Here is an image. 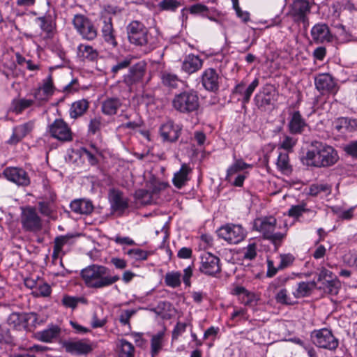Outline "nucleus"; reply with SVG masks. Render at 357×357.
Wrapping results in <instances>:
<instances>
[{
    "label": "nucleus",
    "mask_w": 357,
    "mask_h": 357,
    "mask_svg": "<svg viewBox=\"0 0 357 357\" xmlns=\"http://www.w3.org/2000/svg\"><path fill=\"white\" fill-rule=\"evenodd\" d=\"M310 12L309 2L305 0H295L291 6L289 14L294 21L298 24H303L305 29L309 26V20L307 14Z\"/></svg>",
    "instance_id": "nucleus-14"
},
{
    "label": "nucleus",
    "mask_w": 357,
    "mask_h": 357,
    "mask_svg": "<svg viewBox=\"0 0 357 357\" xmlns=\"http://www.w3.org/2000/svg\"><path fill=\"white\" fill-rule=\"evenodd\" d=\"M181 128L169 121L162 124L160 128V135L165 141L175 142L180 135Z\"/></svg>",
    "instance_id": "nucleus-22"
},
{
    "label": "nucleus",
    "mask_w": 357,
    "mask_h": 357,
    "mask_svg": "<svg viewBox=\"0 0 357 357\" xmlns=\"http://www.w3.org/2000/svg\"><path fill=\"white\" fill-rule=\"evenodd\" d=\"M21 223L22 228L27 231L38 232L43 228L41 218L37 213L36 208L31 206L22 209Z\"/></svg>",
    "instance_id": "nucleus-11"
},
{
    "label": "nucleus",
    "mask_w": 357,
    "mask_h": 357,
    "mask_svg": "<svg viewBox=\"0 0 357 357\" xmlns=\"http://www.w3.org/2000/svg\"><path fill=\"white\" fill-rule=\"evenodd\" d=\"M318 347L333 351L339 345V340L326 328L319 330L316 334V342Z\"/></svg>",
    "instance_id": "nucleus-18"
},
{
    "label": "nucleus",
    "mask_w": 357,
    "mask_h": 357,
    "mask_svg": "<svg viewBox=\"0 0 357 357\" xmlns=\"http://www.w3.org/2000/svg\"><path fill=\"white\" fill-rule=\"evenodd\" d=\"M331 185L326 183L314 185V196L319 195L321 197H326L331 193Z\"/></svg>",
    "instance_id": "nucleus-54"
},
{
    "label": "nucleus",
    "mask_w": 357,
    "mask_h": 357,
    "mask_svg": "<svg viewBox=\"0 0 357 357\" xmlns=\"http://www.w3.org/2000/svg\"><path fill=\"white\" fill-rule=\"evenodd\" d=\"M160 79L162 84L169 88H177L179 84H184L183 82L176 74L167 71L161 72Z\"/></svg>",
    "instance_id": "nucleus-34"
},
{
    "label": "nucleus",
    "mask_w": 357,
    "mask_h": 357,
    "mask_svg": "<svg viewBox=\"0 0 357 357\" xmlns=\"http://www.w3.org/2000/svg\"><path fill=\"white\" fill-rule=\"evenodd\" d=\"M173 107L178 112L188 114L198 109L199 98L193 91H183L175 96L172 100Z\"/></svg>",
    "instance_id": "nucleus-6"
},
{
    "label": "nucleus",
    "mask_w": 357,
    "mask_h": 357,
    "mask_svg": "<svg viewBox=\"0 0 357 357\" xmlns=\"http://www.w3.org/2000/svg\"><path fill=\"white\" fill-rule=\"evenodd\" d=\"M67 353L75 356H86L94 349L93 343L89 339H69L62 344Z\"/></svg>",
    "instance_id": "nucleus-10"
},
{
    "label": "nucleus",
    "mask_w": 357,
    "mask_h": 357,
    "mask_svg": "<svg viewBox=\"0 0 357 357\" xmlns=\"http://www.w3.org/2000/svg\"><path fill=\"white\" fill-rule=\"evenodd\" d=\"M146 71V63L144 61H140L132 66L128 73L123 75V82L130 88L138 84H142Z\"/></svg>",
    "instance_id": "nucleus-16"
},
{
    "label": "nucleus",
    "mask_w": 357,
    "mask_h": 357,
    "mask_svg": "<svg viewBox=\"0 0 357 357\" xmlns=\"http://www.w3.org/2000/svg\"><path fill=\"white\" fill-rule=\"evenodd\" d=\"M331 35L328 26L325 24L314 26V42L323 43L331 40Z\"/></svg>",
    "instance_id": "nucleus-32"
},
{
    "label": "nucleus",
    "mask_w": 357,
    "mask_h": 357,
    "mask_svg": "<svg viewBox=\"0 0 357 357\" xmlns=\"http://www.w3.org/2000/svg\"><path fill=\"white\" fill-rule=\"evenodd\" d=\"M243 258L248 260H252L257 256V245L255 243H250L243 250Z\"/></svg>",
    "instance_id": "nucleus-62"
},
{
    "label": "nucleus",
    "mask_w": 357,
    "mask_h": 357,
    "mask_svg": "<svg viewBox=\"0 0 357 357\" xmlns=\"http://www.w3.org/2000/svg\"><path fill=\"white\" fill-rule=\"evenodd\" d=\"M312 289V282H301L298 284V287L293 294L296 298H302L309 296L311 294Z\"/></svg>",
    "instance_id": "nucleus-47"
},
{
    "label": "nucleus",
    "mask_w": 357,
    "mask_h": 357,
    "mask_svg": "<svg viewBox=\"0 0 357 357\" xmlns=\"http://www.w3.org/2000/svg\"><path fill=\"white\" fill-rule=\"evenodd\" d=\"M102 123L100 117H94L89 121L88 126V133L89 135H94L100 132Z\"/></svg>",
    "instance_id": "nucleus-53"
},
{
    "label": "nucleus",
    "mask_w": 357,
    "mask_h": 357,
    "mask_svg": "<svg viewBox=\"0 0 357 357\" xmlns=\"http://www.w3.org/2000/svg\"><path fill=\"white\" fill-rule=\"evenodd\" d=\"M61 303L66 307L75 309L79 303L84 305L88 304V300L84 296H72L65 295L61 300Z\"/></svg>",
    "instance_id": "nucleus-44"
},
{
    "label": "nucleus",
    "mask_w": 357,
    "mask_h": 357,
    "mask_svg": "<svg viewBox=\"0 0 357 357\" xmlns=\"http://www.w3.org/2000/svg\"><path fill=\"white\" fill-rule=\"evenodd\" d=\"M77 56L84 61L95 62L98 61L99 53L90 45L79 44L77 47Z\"/></svg>",
    "instance_id": "nucleus-26"
},
{
    "label": "nucleus",
    "mask_w": 357,
    "mask_h": 357,
    "mask_svg": "<svg viewBox=\"0 0 357 357\" xmlns=\"http://www.w3.org/2000/svg\"><path fill=\"white\" fill-rule=\"evenodd\" d=\"M218 236L229 244H238L247 235L246 229L239 224L227 223L221 226L217 231Z\"/></svg>",
    "instance_id": "nucleus-8"
},
{
    "label": "nucleus",
    "mask_w": 357,
    "mask_h": 357,
    "mask_svg": "<svg viewBox=\"0 0 357 357\" xmlns=\"http://www.w3.org/2000/svg\"><path fill=\"white\" fill-rule=\"evenodd\" d=\"M297 139L293 137L284 135L282 141L280 144V148L287 151H291L293 147L296 145Z\"/></svg>",
    "instance_id": "nucleus-60"
},
{
    "label": "nucleus",
    "mask_w": 357,
    "mask_h": 357,
    "mask_svg": "<svg viewBox=\"0 0 357 357\" xmlns=\"http://www.w3.org/2000/svg\"><path fill=\"white\" fill-rule=\"evenodd\" d=\"M70 209L77 214H90L93 211V205L90 200L75 199L70 204Z\"/></svg>",
    "instance_id": "nucleus-28"
},
{
    "label": "nucleus",
    "mask_w": 357,
    "mask_h": 357,
    "mask_svg": "<svg viewBox=\"0 0 357 357\" xmlns=\"http://www.w3.org/2000/svg\"><path fill=\"white\" fill-rule=\"evenodd\" d=\"M252 167V165L245 162L241 158H237L234 154L233 162L227 169L226 180L229 181L234 174Z\"/></svg>",
    "instance_id": "nucleus-30"
},
{
    "label": "nucleus",
    "mask_w": 357,
    "mask_h": 357,
    "mask_svg": "<svg viewBox=\"0 0 357 357\" xmlns=\"http://www.w3.org/2000/svg\"><path fill=\"white\" fill-rule=\"evenodd\" d=\"M33 128L34 122L33 121H29L14 127L13 129V134L8 142L11 144L18 143L28 134H29L33 130Z\"/></svg>",
    "instance_id": "nucleus-20"
},
{
    "label": "nucleus",
    "mask_w": 357,
    "mask_h": 357,
    "mask_svg": "<svg viewBox=\"0 0 357 357\" xmlns=\"http://www.w3.org/2000/svg\"><path fill=\"white\" fill-rule=\"evenodd\" d=\"M181 5V2L178 0H162L158 6L161 10L174 12Z\"/></svg>",
    "instance_id": "nucleus-52"
},
{
    "label": "nucleus",
    "mask_w": 357,
    "mask_h": 357,
    "mask_svg": "<svg viewBox=\"0 0 357 357\" xmlns=\"http://www.w3.org/2000/svg\"><path fill=\"white\" fill-rule=\"evenodd\" d=\"M100 21L101 22L100 32L103 40L112 48H116L119 43L116 40L112 17L109 15L101 14Z\"/></svg>",
    "instance_id": "nucleus-13"
},
{
    "label": "nucleus",
    "mask_w": 357,
    "mask_h": 357,
    "mask_svg": "<svg viewBox=\"0 0 357 357\" xmlns=\"http://www.w3.org/2000/svg\"><path fill=\"white\" fill-rule=\"evenodd\" d=\"M119 357H134L135 347L132 343L121 339L117 345Z\"/></svg>",
    "instance_id": "nucleus-40"
},
{
    "label": "nucleus",
    "mask_w": 357,
    "mask_h": 357,
    "mask_svg": "<svg viewBox=\"0 0 357 357\" xmlns=\"http://www.w3.org/2000/svg\"><path fill=\"white\" fill-rule=\"evenodd\" d=\"M137 312L136 310L129 309L123 310L121 312L119 320L122 325H128L130 328V319Z\"/></svg>",
    "instance_id": "nucleus-56"
},
{
    "label": "nucleus",
    "mask_w": 357,
    "mask_h": 357,
    "mask_svg": "<svg viewBox=\"0 0 357 357\" xmlns=\"http://www.w3.org/2000/svg\"><path fill=\"white\" fill-rule=\"evenodd\" d=\"M3 174L7 180L19 186H27L30 184V178L28 174L22 168L6 167L3 170Z\"/></svg>",
    "instance_id": "nucleus-19"
},
{
    "label": "nucleus",
    "mask_w": 357,
    "mask_h": 357,
    "mask_svg": "<svg viewBox=\"0 0 357 357\" xmlns=\"http://www.w3.org/2000/svg\"><path fill=\"white\" fill-rule=\"evenodd\" d=\"M132 59L133 56L131 55H127L122 59H118L116 63L113 65L110 69L112 77H115L120 71L128 68L132 63Z\"/></svg>",
    "instance_id": "nucleus-41"
},
{
    "label": "nucleus",
    "mask_w": 357,
    "mask_h": 357,
    "mask_svg": "<svg viewBox=\"0 0 357 357\" xmlns=\"http://www.w3.org/2000/svg\"><path fill=\"white\" fill-rule=\"evenodd\" d=\"M194 263L183 269V275L180 271H173L167 272L164 278L165 284L170 288H178L183 281L185 287H190L191 278L193 275Z\"/></svg>",
    "instance_id": "nucleus-9"
},
{
    "label": "nucleus",
    "mask_w": 357,
    "mask_h": 357,
    "mask_svg": "<svg viewBox=\"0 0 357 357\" xmlns=\"http://www.w3.org/2000/svg\"><path fill=\"white\" fill-rule=\"evenodd\" d=\"M50 135L61 142L73 139L72 132L68 124L62 119H56L50 126Z\"/></svg>",
    "instance_id": "nucleus-17"
},
{
    "label": "nucleus",
    "mask_w": 357,
    "mask_h": 357,
    "mask_svg": "<svg viewBox=\"0 0 357 357\" xmlns=\"http://www.w3.org/2000/svg\"><path fill=\"white\" fill-rule=\"evenodd\" d=\"M125 254L135 261H144L148 258L149 252L139 248H133L128 250Z\"/></svg>",
    "instance_id": "nucleus-48"
},
{
    "label": "nucleus",
    "mask_w": 357,
    "mask_h": 357,
    "mask_svg": "<svg viewBox=\"0 0 357 357\" xmlns=\"http://www.w3.org/2000/svg\"><path fill=\"white\" fill-rule=\"evenodd\" d=\"M255 227L263 234L265 238L270 240L275 247L281 245L287 230V225L284 223V232L277 231V220L272 216L256 220Z\"/></svg>",
    "instance_id": "nucleus-3"
},
{
    "label": "nucleus",
    "mask_w": 357,
    "mask_h": 357,
    "mask_svg": "<svg viewBox=\"0 0 357 357\" xmlns=\"http://www.w3.org/2000/svg\"><path fill=\"white\" fill-rule=\"evenodd\" d=\"M340 281L334 276L331 271L322 268L317 281H314V295L317 294L319 297L324 294L336 295L338 293Z\"/></svg>",
    "instance_id": "nucleus-4"
},
{
    "label": "nucleus",
    "mask_w": 357,
    "mask_h": 357,
    "mask_svg": "<svg viewBox=\"0 0 357 357\" xmlns=\"http://www.w3.org/2000/svg\"><path fill=\"white\" fill-rule=\"evenodd\" d=\"M135 197L143 204L151 203V196L149 192L144 189H139L135 192Z\"/></svg>",
    "instance_id": "nucleus-61"
},
{
    "label": "nucleus",
    "mask_w": 357,
    "mask_h": 357,
    "mask_svg": "<svg viewBox=\"0 0 357 357\" xmlns=\"http://www.w3.org/2000/svg\"><path fill=\"white\" fill-rule=\"evenodd\" d=\"M120 106L121 102L118 98H108L102 102L101 109L106 115H114Z\"/></svg>",
    "instance_id": "nucleus-39"
},
{
    "label": "nucleus",
    "mask_w": 357,
    "mask_h": 357,
    "mask_svg": "<svg viewBox=\"0 0 357 357\" xmlns=\"http://www.w3.org/2000/svg\"><path fill=\"white\" fill-rule=\"evenodd\" d=\"M276 166L278 169L284 175H289L293 171L287 153H279L276 161Z\"/></svg>",
    "instance_id": "nucleus-35"
},
{
    "label": "nucleus",
    "mask_w": 357,
    "mask_h": 357,
    "mask_svg": "<svg viewBox=\"0 0 357 357\" xmlns=\"http://www.w3.org/2000/svg\"><path fill=\"white\" fill-rule=\"evenodd\" d=\"M34 103L33 98L14 99L12 101L11 109L16 114H20Z\"/></svg>",
    "instance_id": "nucleus-42"
},
{
    "label": "nucleus",
    "mask_w": 357,
    "mask_h": 357,
    "mask_svg": "<svg viewBox=\"0 0 357 357\" xmlns=\"http://www.w3.org/2000/svg\"><path fill=\"white\" fill-rule=\"evenodd\" d=\"M280 264L278 265L279 269H284L290 266L294 261L295 257L293 255L288 254H280Z\"/></svg>",
    "instance_id": "nucleus-58"
},
{
    "label": "nucleus",
    "mask_w": 357,
    "mask_h": 357,
    "mask_svg": "<svg viewBox=\"0 0 357 357\" xmlns=\"http://www.w3.org/2000/svg\"><path fill=\"white\" fill-rule=\"evenodd\" d=\"M199 271L208 276H215L221 272L220 259L216 255L205 252L200 255Z\"/></svg>",
    "instance_id": "nucleus-12"
},
{
    "label": "nucleus",
    "mask_w": 357,
    "mask_h": 357,
    "mask_svg": "<svg viewBox=\"0 0 357 357\" xmlns=\"http://www.w3.org/2000/svg\"><path fill=\"white\" fill-rule=\"evenodd\" d=\"M208 10L209 8L208 6L200 3L193 4L188 8V11L191 15H199L202 17L208 18L211 21H215L214 17L208 16Z\"/></svg>",
    "instance_id": "nucleus-45"
},
{
    "label": "nucleus",
    "mask_w": 357,
    "mask_h": 357,
    "mask_svg": "<svg viewBox=\"0 0 357 357\" xmlns=\"http://www.w3.org/2000/svg\"><path fill=\"white\" fill-rule=\"evenodd\" d=\"M337 160V153L332 146L314 142V167L332 166Z\"/></svg>",
    "instance_id": "nucleus-5"
},
{
    "label": "nucleus",
    "mask_w": 357,
    "mask_h": 357,
    "mask_svg": "<svg viewBox=\"0 0 357 357\" xmlns=\"http://www.w3.org/2000/svg\"><path fill=\"white\" fill-rule=\"evenodd\" d=\"M72 24L77 32L84 40L92 41L98 36V29L93 22L82 14L74 15Z\"/></svg>",
    "instance_id": "nucleus-7"
},
{
    "label": "nucleus",
    "mask_w": 357,
    "mask_h": 357,
    "mask_svg": "<svg viewBox=\"0 0 357 357\" xmlns=\"http://www.w3.org/2000/svg\"><path fill=\"white\" fill-rule=\"evenodd\" d=\"M80 275L86 287L96 289L110 287L120 280L118 275L111 274L108 267L98 264L83 268Z\"/></svg>",
    "instance_id": "nucleus-1"
},
{
    "label": "nucleus",
    "mask_w": 357,
    "mask_h": 357,
    "mask_svg": "<svg viewBox=\"0 0 357 357\" xmlns=\"http://www.w3.org/2000/svg\"><path fill=\"white\" fill-rule=\"evenodd\" d=\"M316 89H333L335 82L332 76L328 73L319 74L314 78Z\"/></svg>",
    "instance_id": "nucleus-33"
},
{
    "label": "nucleus",
    "mask_w": 357,
    "mask_h": 357,
    "mask_svg": "<svg viewBox=\"0 0 357 357\" xmlns=\"http://www.w3.org/2000/svg\"><path fill=\"white\" fill-rule=\"evenodd\" d=\"M305 126V121L299 112H294L289 123L290 132L293 134L301 133Z\"/></svg>",
    "instance_id": "nucleus-36"
},
{
    "label": "nucleus",
    "mask_w": 357,
    "mask_h": 357,
    "mask_svg": "<svg viewBox=\"0 0 357 357\" xmlns=\"http://www.w3.org/2000/svg\"><path fill=\"white\" fill-rule=\"evenodd\" d=\"M36 22L40 29L45 33V38L51 39L54 37V31L56 29V22L50 14H46L36 18Z\"/></svg>",
    "instance_id": "nucleus-25"
},
{
    "label": "nucleus",
    "mask_w": 357,
    "mask_h": 357,
    "mask_svg": "<svg viewBox=\"0 0 357 357\" xmlns=\"http://www.w3.org/2000/svg\"><path fill=\"white\" fill-rule=\"evenodd\" d=\"M276 301L281 304L292 305L294 302L288 296L286 289H280L275 296Z\"/></svg>",
    "instance_id": "nucleus-59"
},
{
    "label": "nucleus",
    "mask_w": 357,
    "mask_h": 357,
    "mask_svg": "<svg viewBox=\"0 0 357 357\" xmlns=\"http://www.w3.org/2000/svg\"><path fill=\"white\" fill-rule=\"evenodd\" d=\"M276 91H259L255 97L256 104L259 107L273 105Z\"/></svg>",
    "instance_id": "nucleus-31"
},
{
    "label": "nucleus",
    "mask_w": 357,
    "mask_h": 357,
    "mask_svg": "<svg viewBox=\"0 0 357 357\" xmlns=\"http://www.w3.org/2000/svg\"><path fill=\"white\" fill-rule=\"evenodd\" d=\"M51 287L48 284L40 282L38 284L36 289L33 290L32 294L35 297H46L51 294Z\"/></svg>",
    "instance_id": "nucleus-51"
},
{
    "label": "nucleus",
    "mask_w": 357,
    "mask_h": 357,
    "mask_svg": "<svg viewBox=\"0 0 357 357\" xmlns=\"http://www.w3.org/2000/svg\"><path fill=\"white\" fill-rule=\"evenodd\" d=\"M191 172L192 169L188 164H182L180 169L174 174L172 178L173 185L177 189H181L190 180V174Z\"/></svg>",
    "instance_id": "nucleus-23"
},
{
    "label": "nucleus",
    "mask_w": 357,
    "mask_h": 357,
    "mask_svg": "<svg viewBox=\"0 0 357 357\" xmlns=\"http://www.w3.org/2000/svg\"><path fill=\"white\" fill-rule=\"evenodd\" d=\"M22 316L23 322L22 330L31 331L36 327L38 324V315L36 313L22 312Z\"/></svg>",
    "instance_id": "nucleus-43"
},
{
    "label": "nucleus",
    "mask_w": 357,
    "mask_h": 357,
    "mask_svg": "<svg viewBox=\"0 0 357 357\" xmlns=\"http://www.w3.org/2000/svg\"><path fill=\"white\" fill-rule=\"evenodd\" d=\"M231 294L238 297V300L245 305L252 306L257 304L256 295L242 286L237 285L231 290Z\"/></svg>",
    "instance_id": "nucleus-24"
},
{
    "label": "nucleus",
    "mask_w": 357,
    "mask_h": 357,
    "mask_svg": "<svg viewBox=\"0 0 357 357\" xmlns=\"http://www.w3.org/2000/svg\"><path fill=\"white\" fill-rule=\"evenodd\" d=\"M221 77L214 68L206 69L202 75V83L204 89H218Z\"/></svg>",
    "instance_id": "nucleus-21"
},
{
    "label": "nucleus",
    "mask_w": 357,
    "mask_h": 357,
    "mask_svg": "<svg viewBox=\"0 0 357 357\" xmlns=\"http://www.w3.org/2000/svg\"><path fill=\"white\" fill-rule=\"evenodd\" d=\"M112 207L115 211H123L128 207V203L126 199L123 197L122 193L119 191H113L111 195Z\"/></svg>",
    "instance_id": "nucleus-37"
},
{
    "label": "nucleus",
    "mask_w": 357,
    "mask_h": 357,
    "mask_svg": "<svg viewBox=\"0 0 357 357\" xmlns=\"http://www.w3.org/2000/svg\"><path fill=\"white\" fill-rule=\"evenodd\" d=\"M128 42L136 47H144L151 52L157 47V38L152 36L145 24L139 20H132L126 26Z\"/></svg>",
    "instance_id": "nucleus-2"
},
{
    "label": "nucleus",
    "mask_w": 357,
    "mask_h": 357,
    "mask_svg": "<svg viewBox=\"0 0 357 357\" xmlns=\"http://www.w3.org/2000/svg\"><path fill=\"white\" fill-rule=\"evenodd\" d=\"M54 91H35L33 94L34 102H37L39 105L47 102L53 95Z\"/></svg>",
    "instance_id": "nucleus-55"
},
{
    "label": "nucleus",
    "mask_w": 357,
    "mask_h": 357,
    "mask_svg": "<svg viewBox=\"0 0 357 357\" xmlns=\"http://www.w3.org/2000/svg\"><path fill=\"white\" fill-rule=\"evenodd\" d=\"M72 235H63L59 236L55 238L54 241V246L56 248L57 250H63V248L65 245L70 244L71 240L73 238Z\"/></svg>",
    "instance_id": "nucleus-57"
},
{
    "label": "nucleus",
    "mask_w": 357,
    "mask_h": 357,
    "mask_svg": "<svg viewBox=\"0 0 357 357\" xmlns=\"http://www.w3.org/2000/svg\"><path fill=\"white\" fill-rule=\"evenodd\" d=\"M13 342V337L10 334V330L6 325H0V342H5L7 344Z\"/></svg>",
    "instance_id": "nucleus-63"
},
{
    "label": "nucleus",
    "mask_w": 357,
    "mask_h": 357,
    "mask_svg": "<svg viewBox=\"0 0 357 357\" xmlns=\"http://www.w3.org/2000/svg\"><path fill=\"white\" fill-rule=\"evenodd\" d=\"M163 336V333H158L152 337L151 340V357H155L162 349Z\"/></svg>",
    "instance_id": "nucleus-46"
},
{
    "label": "nucleus",
    "mask_w": 357,
    "mask_h": 357,
    "mask_svg": "<svg viewBox=\"0 0 357 357\" xmlns=\"http://www.w3.org/2000/svg\"><path fill=\"white\" fill-rule=\"evenodd\" d=\"M344 151L351 157L357 159V140L351 141L344 147Z\"/></svg>",
    "instance_id": "nucleus-64"
},
{
    "label": "nucleus",
    "mask_w": 357,
    "mask_h": 357,
    "mask_svg": "<svg viewBox=\"0 0 357 357\" xmlns=\"http://www.w3.org/2000/svg\"><path fill=\"white\" fill-rule=\"evenodd\" d=\"M203 65V61L199 56L189 54L182 63V70L188 74L198 71Z\"/></svg>",
    "instance_id": "nucleus-29"
},
{
    "label": "nucleus",
    "mask_w": 357,
    "mask_h": 357,
    "mask_svg": "<svg viewBox=\"0 0 357 357\" xmlns=\"http://www.w3.org/2000/svg\"><path fill=\"white\" fill-rule=\"evenodd\" d=\"M8 324L16 330H22L23 322L22 313L13 312L10 314L7 319Z\"/></svg>",
    "instance_id": "nucleus-49"
},
{
    "label": "nucleus",
    "mask_w": 357,
    "mask_h": 357,
    "mask_svg": "<svg viewBox=\"0 0 357 357\" xmlns=\"http://www.w3.org/2000/svg\"><path fill=\"white\" fill-rule=\"evenodd\" d=\"M61 334V328L56 325H50L47 328L36 333L38 340L43 342H52L56 340Z\"/></svg>",
    "instance_id": "nucleus-27"
},
{
    "label": "nucleus",
    "mask_w": 357,
    "mask_h": 357,
    "mask_svg": "<svg viewBox=\"0 0 357 357\" xmlns=\"http://www.w3.org/2000/svg\"><path fill=\"white\" fill-rule=\"evenodd\" d=\"M42 200L38 203V211L41 215L50 219H55L56 217V195L48 190L41 197Z\"/></svg>",
    "instance_id": "nucleus-15"
},
{
    "label": "nucleus",
    "mask_w": 357,
    "mask_h": 357,
    "mask_svg": "<svg viewBox=\"0 0 357 357\" xmlns=\"http://www.w3.org/2000/svg\"><path fill=\"white\" fill-rule=\"evenodd\" d=\"M89 107V102L85 100H79L73 102L70 109V115L71 118L77 119L82 116Z\"/></svg>",
    "instance_id": "nucleus-38"
},
{
    "label": "nucleus",
    "mask_w": 357,
    "mask_h": 357,
    "mask_svg": "<svg viewBox=\"0 0 357 357\" xmlns=\"http://www.w3.org/2000/svg\"><path fill=\"white\" fill-rule=\"evenodd\" d=\"M310 210L306 208L305 204H301L295 206H291L289 209L287 214L289 217L298 219L303 215V213L309 212Z\"/></svg>",
    "instance_id": "nucleus-50"
}]
</instances>
